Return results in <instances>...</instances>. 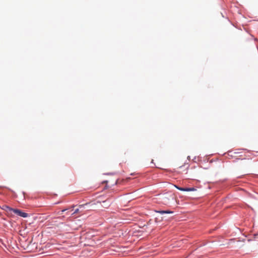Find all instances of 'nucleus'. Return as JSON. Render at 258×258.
<instances>
[{"mask_svg": "<svg viewBox=\"0 0 258 258\" xmlns=\"http://www.w3.org/2000/svg\"><path fill=\"white\" fill-rule=\"evenodd\" d=\"M175 187L181 191H192L196 190V189L194 187H191V188H183L181 187H179L178 186L175 185Z\"/></svg>", "mask_w": 258, "mask_h": 258, "instance_id": "obj_3", "label": "nucleus"}, {"mask_svg": "<svg viewBox=\"0 0 258 258\" xmlns=\"http://www.w3.org/2000/svg\"><path fill=\"white\" fill-rule=\"evenodd\" d=\"M103 203L104 205H102V207H103L104 208H108L110 205V202H108L107 201H103Z\"/></svg>", "mask_w": 258, "mask_h": 258, "instance_id": "obj_6", "label": "nucleus"}, {"mask_svg": "<svg viewBox=\"0 0 258 258\" xmlns=\"http://www.w3.org/2000/svg\"><path fill=\"white\" fill-rule=\"evenodd\" d=\"M156 212L157 213H160L161 214H170V213H173L172 211H157Z\"/></svg>", "mask_w": 258, "mask_h": 258, "instance_id": "obj_5", "label": "nucleus"}, {"mask_svg": "<svg viewBox=\"0 0 258 258\" xmlns=\"http://www.w3.org/2000/svg\"><path fill=\"white\" fill-rule=\"evenodd\" d=\"M87 204H83V205H80L79 206V208L78 209H77L75 210V211H74V212L72 214V215H74V214H77V213H78L79 212H80V209H81L82 208L85 207V206H86Z\"/></svg>", "mask_w": 258, "mask_h": 258, "instance_id": "obj_4", "label": "nucleus"}, {"mask_svg": "<svg viewBox=\"0 0 258 258\" xmlns=\"http://www.w3.org/2000/svg\"><path fill=\"white\" fill-rule=\"evenodd\" d=\"M170 198H171L172 200H173V195H171L170 196Z\"/></svg>", "mask_w": 258, "mask_h": 258, "instance_id": "obj_8", "label": "nucleus"}, {"mask_svg": "<svg viewBox=\"0 0 258 258\" xmlns=\"http://www.w3.org/2000/svg\"><path fill=\"white\" fill-rule=\"evenodd\" d=\"M1 208L3 210H5L7 213V214L8 215L12 216L13 208L7 206V205H3Z\"/></svg>", "mask_w": 258, "mask_h": 258, "instance_id": "obj_2", "label": "nucleus"}, {"mask_svg": "<svg viewBox=\"0 0 258 258\" xmlns=\"http://www.w3.org/2000/svg\"><path fill=\"white\" fill-rule=\"evenodd\" d=\"M165 199H167L168 201L169 200V199H168L167 197H165Z\"/></svg>", "mask_w": 258, "mask_h": 258, "instance_id": "obj_9", "label": "nucleus"}, {"mask_svg": "<svg viewBox=\"0 0 258 258\" xmlns=\"http://www.w3.org/2000/svg\"><path fill=\"white\" fill-rule=\"evenodd\" d=\"M13 213H14L15 214H16L19 216H21V217H24V218L27 217L28 216V214L27 213L23 212V211H22L19 209H13L12 214Z\"/></svg>", "mask_w": 258, "mask_h": 258, "instance_id": "obj_1", "label": "nucleus"}, {"mask_svg": "<svg viewBox=\"0 0 258 258\" xmlns=\"http://www.w3.org/2000/svg\"><path fill=\"white\" fill-rule=\"evenodd\" d=\"M67 210H68V209H63V210H61L60 211H59V212H58L57 214L58 215H61L63 213V212H65Z\"/></svg>", "mask_w": 258, "mask_h": 258, "instance_id": "obj_7", "label": "nucleus"}]
</instances>
